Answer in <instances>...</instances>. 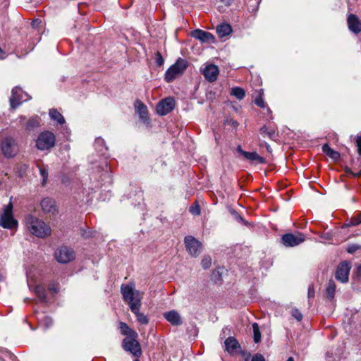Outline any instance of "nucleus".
<instances>
[{"label":"nucleus","mask_w":361,"mask_h":361,"mask_svg":"<svg viewBox=\"0 0 361 361\" xmlns=\"http://www.w3.org/2000/svg\"><path fill=\"white\" fill-rule=\"evenodd\" d=\"M121 292L124 300L128 302L130 310L135 315L137 322L140 324L147 325L149 323L147 316L140 312L144 293L135 290L133 284L122 285Z\"/></svg>","instance_id":"f257e3e1"},{"label":"nucleus","mask_w":361,"mask_h":361,"mask_svg":"<svg viewBox=\"0 0 361 361\" xmlns=\"http://www.w3.org/2000/svg\"><path fill=\"white\" fill-rule=\"evenodd\" d=\"M25 225L30 233L37 238H43L51 234V228L44 221L29 214L25 217Z\"/></svg>","instance_id":"f03ea898"},{"label":"nucleus","mask_w":361,"mask_h":361,"mask_svg":"<svg viewBox=\"0 0 361 361\" xmlns=\"http://www.w3.org/2000/svg\"><path fill=\"white\" fill-rule=\"evenodd\" d=\"M0 226L4 228L10 230L16 229L18 226V222L13 216L11 202L4 205L0 212Z\"/></svg>","instance_id":"7ed1b4c3"},{"label":"nucleus","mask_w":361,"mask_h":361,"mask_svg":"<svg viewBox=\"0 0 361 361\" xmlns=\"http://www.w3.org/2000/svg\"><path fill=\"white\" fill-rule=\"evenodd\" d=\"M55 135L48 130L42 132L36 140V147L41 151L49 150L55 145Z\"/></svg>","instance_id":"20e7f679"},{"label":"nucleus","mask_w":361,"mask_h":361,"mask_svg":"<svg viewBox=\"0 0 361 361\" xmlns=\"http://www.w3.org/2000/svg\"><path fill=\"white\" fill-rule=\"evenodd\" d=\"M187 61L183 59H178L176 62L172 65L165 73V80L169 82L174 80L177 76L181 75L187 68Z\"/></svg>","instance_id":"39448f33"},{"label":"nucleus","mask_w":361,"mask_h":361,"mask_svg":"<svg viewBox=\"0 0 361 361\" xmlns=\"http://www.w3.org/2000/svg\"><path fill=\"white\" fill-rule=\"evenodd\" d=\"M55 258L59 263L67 264L75 259L74 250L67 246H61L55 251Z\"/></svg>","instance_id":"423d86ee"},{"label":"nucleus","mask_w":361,"mask_h":361,"mask_svg":"<svg viewBox=\"0 0 361 361\" xmlns=\"http://www.w3.org/2000/svg\"><path fill=\"white\" fill-rule=\"evenodd\" d=\"M184 243L190 256L196 257L202 251V243L192 235L185 236Z\"/></svg>","instance_id":"0eeeda50"},{"label":"nucleus","mask_w":361,"mask_h":361,"mask_svg":"<svg viewBox=\"0 0 361 361\" xmlns=\"http://www.w3.org/2000/svg\"><path fill=\"white\" fill-rule=\"evenodd\" d=\"M30 99V96L26 92H23L21 88L16 87L11 92V96L10 97L11 106L13 109H16L22 102L27 101Z\"/></svg>","instance_id":"6e6552de"},{"label":"nucleus","mask_w":361,"mask_h":361,"mask_svg":"<svg viewBox=\"0 0 361 361\" xmlns=\"http://www.w3.org/2000/svg\"><path fill=\"white\" fill-rule=\"evenodd\" d=\"M123 348L125 350L130 352L135 357H139L141 355V348L140 343L136 340V337H126L123 340Z\"/></svg>","instance_id":"1a4fd4ad"},{"label":"nucleus","mask_w":361,"mask_h":361,"mask_svg":"<svg viewBox=\"0 0 361 361\" xmlns=\"http://www.w3.org/2000/svg\"><path fill=\"white\" fill-rule=\"evenodd\" d=\"M305 236L302 233H286L282 235L281 240L286 247H294L303 243Z\"/></svg>","instance_id":"9d476101"},{"label":"nucleus","mask_w":361,"mask_h":361,"mask_svg":"<svg viewBox=\"0 0 361 361\" xmlns=\"http://www.w3.org/2000/svg\"><path fill=\"white\" fill-rule=\"evenodd\" d=\"M175 107V100L167 97L159 102L157 106V113L160 116H165L171 112Z\"/></svg>","instance_id":"9b49d317"},{"label":"nucleus","mask_w":361,"mask_h":361,"mask_svg":"<svg viewBox=\"0 0 361 361\" xmlns=\"http://www.w3.org/2000/svg\"><path fill=\"white\" fill-rule=\"evenodd\" d=\"M350 264L347 262H341L337 267L335 276L336 279L341 283L348 281Z\"/></svg>","instance_id":"f8f14e48"},{"label":"nucleus","mask_w":361,"mask_h":361,"mask_svg":"<svg viewBox=\"0 0 361 361\" xmlns=\"http://www.w3.org/2000/svg\"><path fill=\"white\" fill-rule=\"evenodd\" d=\"M200 71L204 78L210 82L216 81L219 74L218 66L214 64H206Z\"/></svg>","instance_id":"ddd939ff"},{"label":"nucleus","mask_w":361,"mask_h":361,"mask_svg":"<svg viewBox=\"0 0 361 361\" xmlns=\"http://www.w3.org/2000/svg\"><path fill=\"white\" fill-rule=\"evenodd\" d=\"M1 150L6 157H12L17 152L16 142L13 138L6 137L1 144Z\"/></svg>","instance_id":"4468645a"},{"label":"nucleus","mask_w":361,"mask_h":361,"mask_svg":"<svg viewBox=\"0 0 361 361\" xmlns=\"http://www.w3.org/2000/svg\"><path fill=\"white\" fill-rule=\"evenodd\" d=\"M164 317L173 326H180L183 324L180 314L176 310H171L164 313Z\"/></svg>","instance_id":"2eb2a0df"},{"label":"nucleus","mask_w":361,"mask_h":361,"mask_svg":"<svg viewBox=\"0 0 361 361\" xmlns=\"http://www.w3.org/2000/svg\"><path fill=\"white\" fill-rule=\"evenodd\" d=\"M348 26L349 30L355 34L361 32V22L354 14H350L348 16Z\"/></svg>","instance_id":"dca6fc26"},{"label":"nucleus","mask_w":361,"mask_h":361,"mask_svg":"<svg viewBox=\"0 0 361 361\" xmlns=\"http://www.w3.org/2000/svg\"><path fill=\"white\" fill-rule=\"evenodd\" d=\"M191 35L202 42H212L214 41V39L211 33L199 29L192 31Z\"/></svg>","instance_id":"f3484780"},{"label":"nucleus","mask_w":361,"mask_h":361,"mask_svg":"<svg viewBox=\"0 0 361 361\" xmlns=\"http://www.w3.org/2000/svg\"><path fill=\"white\" fill-rule=\"evenodd\" d=\"M41 207L45 213L55 214L57 211L55 201L49 197L44 198L42 200Z\"/></svg>","instance_id":"a211bd4d"},{"label":"nucleus","mask_w":361,"mask_h":361,"mask_svg":"<svg viewBox=\"0 0 361 361\" xmlns=\"http://www.w3.org/2000/svg\"><path fill=\"white\" fill-rule=\"evenodd\" d=\"M135 109L137 114H139L140 118L143 121H147L148 120V110L145 104L140 102V100H137L135 102Z\"/></svg>","instance_id":"6ab92c4d"},{"label":"nucleus","mask_w":361,"mask_h":361,"mask_svg":"<svg viewBox=\"0 0 361 361\" xmlns=\"http://www.w3.org/2000/svg\"><path fill=\"white\" fill-rule=\"evenodd\" d=\"M224 343L226 350L231 354L235 353L240 348L238 341L232 336L226 338Z\"/></svg>","instance_id":"aec40b11"},{"label":"nucleus","mask_w":361,"mask_h":361,"mask_svg":"<svg viewBox=\"0 0 361 361\" xmlns=\"http://www.w3.org/2000/svg\"><path fill=\"white\" fill-rule=\"evenodd\" d=\"M243 157L252 161V162H256V163H258V164H263L264 163L265 160L263 157H260L257 152H246L245 153H243Z\"/></svg>","instance_id":"412c9836"},{"label":"nucleus","mask_w":361,"mask_h":361,"mask_svg":"<svg viewBox=\"0 0 361 361\" xmlns=\"http://www.w3.org/2000/svg\"><path fill=\"white\" fill-rule=\"evenodd\" d=\"M232 32V27L229 24L224 23L216 27V32L220 37H226Z\"/></svg>","instance_id":"4be33fe9"},{"label":"nucleus","mask_w":361,"mask_h":361,"mask_svg":"<svg viewBox=\"0 0 361 361\" xmlns=\"http://www.w3.org/2000/svg\"><path fill=\"white\" fill-rule=\"evenodd\" d=\"M49 115L51 120L56 121L59 124H63L65 123L63 116L56 109H50Z\"/></svg>","instance_id":"5701e85b"},{"label":"nucleus","mask_w":361,"mask_h":361,"mask_svg":"<svg viewBox=\"0 0 361 361\" xmlns=\"http://www.w3.org/2000/svg\"><path fill=\"white\" fill-rule=\"evenodd\" d=\"M119 329L123 335L128 336V337H137V334L131 329L126 323L120 322L119 323Z\"/></svg>","instance_id":"b1692460"},{"label":"nucleus","mask_w":361,"mask_h":361,"mask_svg":"<svg viewBox=\"0 0 361 361\" xmlns=\"http://www.w3.org/2000/svg\"><path fill=\"white\" fill-rule=\"evenodd\" d=\"M322 151L334 160H338L340 157V154L331 149L328 144H324L322 146Z\"/></svg>","instance_id":"393cba45"},{"label":"nucleus","mask_w":361,"mask_h":361,"mask_svg":"<svg viewBox=\"0 0 361 361\" xmlns=\"http://www.w3.org/2000/svg\"><path fill=\"white\" fill-rule=\"evenodd\" d=\"M326 292L327 296L330 299H333L334 298L335 292H336V284L333 280H330L328 282Z\"/></svg>","instance_id":"a878e982"},{"label":"nucleus","mask_w":361,"mask_h":361,"mask_svg":"<svg viewBox=\"0 0 361 361\" xmlns=\"http://www.w3.org/2000/svg\"><path fill=\"white\" fill-rule=\"evenodd\" d=\"M35 292L42 302H47L46 293L43 286L39 285L35 287Z\"/></svg>","instance_id":"bb28decb"},{"label":"nucleus","mask_w":361,"mask_h":361,"mask_svg":"<svg viewBox=\"0 0 361 361\" xmlns=\"http://www.w3.org/2000/svg\"><path fill=\"white\" fill-rule=\"evenodd\" d=\"M360 224H361V212L348 219L345 225L349 227L357 226Z\"/></svg>","instance_id":"cd10ccee"},{"label":"nucleus","mask_w":361,"mask_h":361,"mask_svg":"<svg viewBox=\"0 0 361 361\" xmlns=\"http://www.w3.org/2000/svg\"><path fill=\"white\" fill-rule=\"evenodd\" d=\"M231 94L235 97L238 99H243L245 95V91L240 87L232 88Z\"/></svg>","instance_id":"c85d7f7f"},{"label":"nucleus","mask_w":361,"mask_h":361,"mask_svg":"<svg viewBox=\"0 0 361 361\" xmlns=\"http://www.w3.org/2000/svg\"><path fill=\"white\" fill-rule=\"evenodd\" d=\"M252 329H253V333H254V337H253L254 341L256 343H257L261 340V334H260L259 326L257 323L252 324Z\"/></svg>","instance_id":"c756f323"},{"label":"nucleus","mask_w":361,"mask_h":361,"mask_svg":"<svg viewBox=\"0 0 361 361\" xmlns=\"http://www.w3.org/2000/svg\"><path fill=\"white\" fill-rule=\"evenodd\" d=\"M39 120L37 117L30 118L26 123L25 127L27 130H31L39 126Z\"/></svg>","instance_id":"7c9ffc66"},{"label":"nucleus","mask_w":361,"mask_h":361,"mask_svg":"<svg viewBox=\"0 0 361 361\" xmlns=\"http://www.w3.org/2000/svg\"><path fill=\"white\" fill-rule=\"evenodd\" d=\"M260 133L262 135L263 137H268L270 139H272L275 135V130L274 129L269 130L266 127H262L260 129Z\"/></svg>","instance_id":"2f4dec72"},{"label":"nucleus","mask_w":361,"mask_h":361,"mask_svg":"<svg viewBox=\"0 0 361 361\" xmlns=\"http://www.w3.org/2000/svg\"><path fill=\"white\" fill-rule=\"evenodd\" d=\"M39 173L42 178V185H44L48 179V170L46 167H39Z\"/></svg>","instance_id":"473e14b6"},{"label":"nucleus","mask_w":361,"mask_h":361,"mask_svg":"<svg viewBox=\"0 0 361 361\" xmlns=\"http://www.w3.org/2000/svg\"><path fill=\"white\" fill-rule=\"evenodd\" d=\"M201 264L204 269H208L212 264V258L209 256H204L202 259Z\"/></svg>","instance_id":"72a5a7b5"},{"label":"nucleus","mask_w":361,"mask_h":361,"mask_svg":"<svg viewBox=\"0 0 361 361\" xmlns=\"http://www.w3.org/2000/svg\"><path fill=\"white\" fill-rule=\"evenodd\" d=\"M291 314L298 321H300L302 319V314L298 309H293L291 311Z\"/></svg>","instance_id":"f704fd0d"},{"label":"nucleus","mask_w":361,"mask_h":361,"mask_svg":"<svg viewBox=\"0 0 361 361\" xmlns=\"http://www.w3.org/2000/svg\"><path fill=\"white\" fill-rule=\"evenodd\" d=\"M361 248V246L359 245L353 244L350 245L347 248V252L348 253L353 254L357 250H360Z\"/></svg>","instance_id":"c9c22d12"},{"label":"nucleus","mask_w":361,"mask_h":361,"mask_svg":"<svg viewBox=\"0 0 361 361\" xmlns=\"http://www.w3.org/2000/svg\"><path fill=\"white\" fill-rule=\"evenodd\" d=\"M155 61L157 66H161L164 63V59L159 52L156 53Z\"/></svg>","instance_id":"e433bc0d"},{"label":"nucleus","mask_w":361,"mask_h":361,"mask_svg":"<svg viewBox=\"0 0 361 361\" xmlns=\"http://www.w3.org/2000/svg\"><path fill=\"white\" fill-rule=\"evenodd\" d=\"M255 103L261 108L265 107V102L261 95L255 99Z\"/></svg>","instance_id":"4c0bfd02"},{"label":"nucleus","mask_w":361,"mask_h":361,"mask_svg":"<svg viewBox=\"0 0 361 361\" xmlns=\"http://www.w3.org/2000/svg\"><path fill=\"white\" fill-rule=\"evenodd\" d=\"M190 212L193 215H199V214H200V212H201L200 208L197 204H196L195 206H192L190 208Z\"/></svg>","instance_id":"58836bf2"},{"label":"nucleus","mask_w":361,"mask_h":361,"mask_svg":"<svg viewBox=\"0 0 361 361\" xmlns=\"http://www.w3.org/2000/svg\"><path fill=\"white\" fill-rule=\"evenodd\" d=\"M42 323L44 325V326L47 329L52 325L53 321H52L51 318H50L49 317H45L42 319Z\"/></svg>","instance_id":"ea45409f"},{"label":"nucleus","mask_w":361,"mask_h":361,"mask_svg":"<svg viewBox=\"0 0 361 361\" xmlns=\"http://www.w3.org/2000/svg\"><path fill=\"white\" fill-rule=\"evenodd\" d=\"M356 146L357 148V152L361 154V136H358L356 139Z\"/></svg>","instance_id":"a19ab883"},{"label":"nucleus","mask_w":361,"mask_h":361,"mask_svg":"<svg viewBox=\"0 0 361 361\" xmlns=\"http://www.w3.org/2000/svg\"><path fill=\"white\" fill-rule=\"evenodd\" d=\"M251 361H265L264 357L260 354L255 355Z\"/></svg>","instance_id":"79ce46f5"},{"label":"nucleus","mask_w":361,"mask_h":361,"mask_svg":"<svg viewBox=\"0 0 361 361\" xmlns=\"http://www.w3.org/2000/svg\"><path fill=\"white\" fill-rule=\"evenodd\" d=\"M95 145L97 147L103 146L104 145V140L101 137H98L95 140Z\"/></svg>","instance_id":"37998d69"},{"label":"nucleus","mask_w":361,"mask_h":361,"mask_svg":"<svg viewBox=\"0 0 361 361\" xmlns=\"http://www.w3.org/2000/svg\"><path fill=\"white\" fill-rule=\"evenodd\" d=\"M232 214H233V215L234 218H235L236 220H238V221H239L244 222L243 219L242 218V216H241L238 213H237V212H232Z\"/></svg>","instance_id":"c03bdc74"},{"label":"nucleus","mask_w":361,"mask_h":361,"mask_svg":"<svg viewBox=\"0 0 361 361\" xmlns=\"http://www.w3.org/2000/svg\"><path fill=\"white\" fill-rule=\"evenodd\" d=\"M49 290L54 293H56L59 291L58 288L55 284L50 285Z\"/></svg>","instance_id":"a18cd8bd"},{"label":"nucleus","mask_w":361,"mask_h":361,"mask_svg":"<svg viewBox=\"0 0 361 361\" xmlns=\"http://www.w3.org/2000/svg\"><path fill=\"white\" fill-rule=\"evenodd\" d=\"M314 296V290L312 287H309L308 288V298H313Z\"/></svg>","instance_id":"49530a36"},{"label":"nucleus","mask_w":361,"mask_h":361,"mask_svg":"<svg viewBox=\"0 0 361 361\" xmlns=\"http://www.w3.org/2000/svg\"><path fill=\"white\" fill-rule=\"evenodd\" d=\"M237 151H238V152H239L243 156V153L246 152V151H244V150L242 149V148H241V147L240 145L238 146Z\"/></svg>","instance_id":"de8ad7c7"},{"label":"nucleus","mask_w":361,"mask_h":361,"mask_svg":"<svg viewBox=\"0 0 361 361\" xmlns=\"http://www.w3.org/2000/svg\"><path fill=\"white\" fill-rule=\"evenodd\" d=\"M40 23V21L39 20H35L34 21H32V27H35L37 26L39 23Z\"/></svg>","instance_id":"09e8293b"},{"label":"nucleus","mask_w":361,"mask_h":361,"mask_svg":"<svg viewBox=\"0 0 361 361\" xmlns=\"http://www.w3.org/2000/svg\"><path fill=\"white\" fill-rule=\"evenodd\" d=\"M4 52L3 51V50L1 49H0V59H4Z\"/></svg>","instance_id":"8fccbe9b"},{"label":"nucleus","mask_w":361,"mask_h":361,"mask_svg":"<svg viewBox=\"0 0 361 361\" xmlns=\"http://www.w3.org/2000/svg\"><path fill=\"white\" fill-rule=\"evenodd\" d=\"M265 146H266V148H267V150L269 152H271V147L269 145H268L267 143H265Z\"/></svg>","instance_id":"3c124183"},{"label":"nucleus","mask_w":361,"mask_h":361,"mask_svg":"<svg viewBox=\"0 0 361 361\" xmlns=\"http://www.w3.org/2000/svg\"><path fill=\"white\" fill-rule=\"evenodd\" d=\"M358 273L361 276V264L358 267Z\"/></svg>","instance_id":"603ef678"},{"label":"nucleus","mask_w":361,"mask_h":361,"mask_svg":"<svg viewBox=\"0 0 361 361\" xmlns=\"http://www.w3.org/2000/svg\"><path fill=\"white\" fill-rule=\"evenodd\" d=\"M355 176H361V170L358 173H355Z\"/></svg>","instance_id":"864d4df0"},{"label":"nucleus","mask_w":361,"mask_h":361,"mask_svg":"<svg viewBox=\"0 0 361 361\" xmlns=\"http://www.w3.org/2000/svg\"><path fill=\"white\" fill-rule=\"evenodd\" d=\"M286 361H294V360L292 357H290L288 358V360Z\"/></svg>","instance_id":"5fc2aeb1"},{"label":"nucleus","mask_w":361,"mask_h":361,"mask_svg":"<svg viewBox=\"0 0 361 361\" xmlns=\"http://www.w3.org/2000/svg\"><path fill=\"white\" fill-rule=\"evenodd\" d=\"M24 120H25V118H24V117H22V116H21V117L20 118V123H23V121Z\"/></svg>","instance_id":"6e6d98bb"},{"label":"nucleus","mask_w":361,"mask_h":361,"mask_svg":"<svg viewBox=\"0 0 361 361\" xmlns=\"http://www.w3.org/2000/svg\"><path fill=\"white\" fill-rule=\"evenodd\" d=\"M245 361H249V357H247V358L245 359Z\"/></svg>","instance_id":"4d7b16f0"},{"label":"nucleus","mask_w":361,"mask_h":361,"mask_svg":"<svg viewBox=\"0 0 361 361\" xmlns=\"http://www.w3.org/2000/svg\"><path fill=\"white\" fill-rule=\"evenodd\" d=\"M2 279V276L0 275V281Z\"/></svg>","instance_id":"13d9d810"},{"label":"nucleus","mask_w":361,"mask_h":361,"mask_svg":"<svg viewBox=\"0 0 361 361\" xmlns=\"http://www.w3.org/2000/svg\"><path fill=\"white\" fill-rule=\"evenodd\" d=\"M134 361H139L137 359H135Z\"/></svg>","instance_id":"bf43d9fd"},{"label":"nucleus","mask_w":361,"mask_h":361,"mask_svg":"<svg viewBox=\"0 0 361 361\" xmlns=\"http://www.w3.org/2000/svg\"><path fill=\"white\" fill-rule=\"evenodd\" d=\"M0 361H4L2 359H0Z\"/></svg>","instance_id":"052dcab7"},{"label":"nucleus","mask_w":361,"mask_h":361,"mask_svg":"<svg viewBox=\"0 0 361 361\" xmlns=\"http://www.w3.org/2000/svg\"><path fill=\"white\" fill-rule=\"evenodd\" d=\"M223 1H224L225 0H222Z\"/></svg>","instance_id":"680f3d73"}]
</instances>
